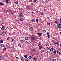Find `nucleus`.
<instances>
[{
    "instance_id": "f257e3e1",
    "label": "nucleus",
    "mask_w": 61,
    "mask_h": 61,
    "mask_svg": "<svg viewBox=\"0 0 61 61\" xmlns=\"http://www.w3.org/2000/svg\"><path fill=\"white\" fill-rule=\"evenodd\" d=\"M30 39L31 41H35V38L34 36H32L30 37Z\"/></svg>"
},
{
    "instance_id": "f03ea898",
    "label": "nucleus",
    "mask_w": 61,
    "mask_h": 61,
    "mask_svg": "<svg viewBox=\"0 0 61 61\" xmlns=\"http://www.w3.org/2000/svg\"><path fill=\"white\" fill-rule=\"evenodd\" d=\"M19 17L21 18L23 17V15H22V12H20L18 16Z\"/></svg>"
},
{
    "instance_id": "7ed1b4c3",
    "label": "nucleus",
    "mask_w": 61,
    "mask_h": 61,
    "mask_svg": "<svg viewBox=\"0 0 61 61\" xmlns=\"http://www.w3.org/2000/svg\"><path fill=\"white\" fill-rule=\"evenodd\" d=\"M57 28H60L61 27V25L60 23H59L57 25Z\"/></svg>"
},
{
    "instance_id": "20e7f679",
    "label": "nucleus",
    "mask_w": 61,
    "mask_h": 61,
    "mask_svg": "<svg viewBox=\"0 0 61 61\" xmlns=\"http://www.w3.org/2000/svg\"><path fill=\"white\" fill-rule=\"evenodd\" d=\"M53 43L54 44H56V45H59V43L56 41H54L53 42Z\"/></svg>"
},
{
    "instance_id": "39448f33",
    "label": "nucleus",
    "mask_w": 61,
    "mask_h": 61,
    "mask_svg": "<svg viewBox=\"0 0 61 61\" xmlns=\"http://www.w3.org/2000/svg\"><path fill=\"white\" fill-rule=\"evenodd\" d=\"M4 42V40L1 39L0 40V43H3Z\"/></svg>"
},
{
    "instance_id": "423d86ee",
    "label": "nucleus",
    "mask_w": 61,
    "mask_h": 61,
    "mask_svg": "<svg viewBox=\"0 0 61 61\" xmlns=\"http://www.w3.org/2000/svg\"><path fill=\"white\" fill-rule=\"evenodd\" d=\"M20 59L21 60H22V61H24L25 60V59L22 57H21Z\"/></svg>"
},
{
    "instance_id": "0eeeda50",
    "label": "nucleus",
    "mask_w": 61,
    "mask_h": 61,
    "mask_svg": "<svg viewBox=\"0 0 61 61\" xmlns=\"http://www.w3.org/2000/svg\"><path fill=\"white\" fill-rule=\"evenodd\" d=\"M33 59L35 61H36L37 60V59L36 57H34L33 58Z\"/></svg>"
},
{
    "instance_id": "6e6552de",
    "label": "nucleus",
    "mask_w": 61,
    "mask_h": 61,
    "mask_svg": "<svg viewBox=\"0 0 61 61\" xmlns=\"http://www.w3.org/2000/svg\"><path fill=\"white\" fill-rule=\"evenodd\" d=\"M37 34L38 36H42V34L41 33H38Z\"/></svg>"
},
{
    "instance_id": "1a4fd4ad",
    "label": "nucleus",
    "mask_w": 61,
    "mask_h": 61,
    "mask_svg": "<svg viewBox=\"0 0 61 61\" xmlns=\"http://www.w3.org/2000/svg\"><path fill=\"white\" fill-rule=\"evenodd\" d=\"M23 11V9L22 8H20L19 9V12H22Z\"/></svg>"
},
{
    "instance_id": "9d476101",
    "label": "nucleus",
    "mask_w": 61,
    "mask_h": 61,
    "mask_svg": "<svg viewBox=\"0 0 61 61\" xmlns=\"http://www.w3.org/2000/svg\"><path fill=\"white\" fill-rule=\"evenodd\" d=\"M1 30H4L5 29V27L4 26H2L1 28Z\"/></svg>"
},
{
    "instance_id": "9b49d317",
    "label": "nucleus",
    "mask_w": 61,
    "mask_h": 61,
    "mask_svg": "<svg viewBox=\"0 0 61 61\" xmlns=\"http://www.w3.org/2000/svg\"><path fill=\"white\" fill-rule=\"evenodd\" d=\"M25 40H28V37H26L25 38Z\"/></svg>"
},
{
    "instance_id": "f8f14e48",
    "label": "nucleus",
    "mask_w": 61,
    "mask_h": 61,
    "mask_svg": "<svg viewBox=\"0 0 61 61\" xmlns=\"http://www.w3.org/2000/svg\"><path fill=\"white\" fill-rule=\"evenodd\" d=\"M0 5H4V4H3V3L2 2H0Z\"/></svg>"
},
{
    "instance_id": "ddd939ff",
    "label": "nucleus",
    "mask_w": 61,
    "mask_h": 61,
    "mask_svg": "<svg viewBox=\"0 0 61 61\" xmlns=\"http://www.w3.org/2000/svg\"><path fill=\"white\" fill-rule=\"evenodd\" d=\"M0 46L1 47H4V44H1L0 45Z\"/></svg>"
},
{
    "instance_id": "4468645a",
    "label": "nucleus",
    "mask_w": 61,
    "mask_h": 61,
    "mask_svg": "<svg viewBox=\"0 0 61 61\" xmlns=\"http://www.w3.org/2000/svg\"><path fill=\"white\" fill-rule=\"evenodd\" d=\"M52 52H53V51H54V49L53 48H51V49L50 50Z\"/></svg>"
},
{
    "instance_id": "2eb2a0df",
    "label": "nucleus",
    "mask_w": 61,
    "mask_h": 61,
    "mask_svg": "<svg viewBox=\"0 0 61 61\" xmlns=\"http://www.w3.org/2000/svg\"><path fill=\"white\" fill-rule=\"evenodd\" d=\"M31 21L32 23H34V22H35V20L34 19H32L31 20Z\"/></svg>"
},
{
    "instance_id": "dca6fc26",
    "label": "nucleus",
    "mask_w": 61,
    "mask_h": 61,
    "mask_svg": "<svg viewBox=\"0 0 61 61\" xmlns=\"http://www.w3.org/2000/svg\"><path fill=\"white\" fill-rule=\"evenodd\" d=\"M18 45L19 46V47H21V44H20L18 43Z\"/></svg>"
},
{
    "instance_id": "f3484780",
    "label": "nucleus",
    "mask_w": 61,
    "mask_h": 61,
    "mask_svg": "<svg viewBox=\"0 0 61 61\" xmlns=\"http://www.w3.org/2000/svg\"><path fill=\"white\" fill-rule=\"evenodd\" d=\"M3 35L5 36V34H6V32H3Z\"/></svg>"
},
{
    "instance_id": "a211bd4d",
    "label": "nucleus",
    "mask_w": 61,
    "mask_h": 61,
    "mask_svg": "<svg viewBox=\"0 0 61 61\" xmlns=\"http://www.w3.org/2000/svg\"><path fill=\"white\" fill-rule=\"evenodd\" d=\"M49 45V43H46V46H48Z\"/></svg>"
},
{
    "instance_id": "6ab92c4d",
    "label": "nucleus",
    "mask_w": 61,
    "mask_h": 61,
    "mask_svg": "<svg viewBox=\"0 0 61 61\" xmlns=\"http://www.w3.org/2000/svg\"><path fill=\"white\" fill-rule=\"evenodd\" d=\"M29 58L30 59H31V58H32V56H30L29 57Z\"/></svg>"
},
{
    "instance_id": "aec40b11",
    "label": "nucleus",
    "mask_w": 61,
    "mask_h": 61,
    "mask_svg": "<svg viewBox=\"0 0 61 61\" xmlns=\"http://www.w3.org/2000/svg\"><path fill=\"white\" fill-rule=\"evenodd\" d=\"M42 46H39V49H41L42 48Z\"/></svg>"
},
{
    "instance_id": "412c9836",
    "label": "nucleus",
    "mask_w": 61,
    "mask_h": 61,
    "mask_svg": "<svg viewBox=\"0 0 61 61\" xmlns=\"http://www.w3.org/2000/svg\"><path fill=\"white\" fill-rule=\"evenodd\" d=\"M53 53H54V54H55V55H56V51H53Z\"/></svg>"
},
{
    "instance_id": "4be33fe9",
    "label": "nucleus",
    "mask_w": 61,
    "mask_h": 61,
    "mask_svg": "<svg viewBox=\"0 0 61 61\" xmlns=\"http://www.w3.org/2000/svg\"><path fill=\"white\" fill-rule=\"evenodd\" d=\"M20 42H21V43H24V41L23 40H21L20 41Z\"/></svg>"
},
{
    "instance_id": "5701e85b",
    "label": "nucleus",
    "mask_w": 61,
    "mask_h": 61,
    "mask_svg": "<svg viewBox=\"0 0 61 61\" xmlns=\"http://www.w3.org/2000/svg\"><path fill=\"white\" fill-rule=\"evenodd\" d=\"M40 44H41V42H39L38 44V46H40Z\"/></svg>"
},
{
    "instance_id": "b1692460",
    "label": "nucleus",
    "mask_w": 61,
    "mask_h": 61,
    "mask_svg": "<svg viewBox=\"0 0 61 61\" xmlns=\"http://www.w3.org/2000/svg\"><path fill=\"white\" fill-rule=\"evenodd\" d=\"M28 59L27 58H26L25 59V61H28Z\"/></svg>"
},
{
    "instance_id": "393cba45",
    "label": "nucleus",
    "mask_w": 61,
    "mask_h": 61,
    "mask_svg": "<svg viewBox=\"0 0 61 61\" xmlns=\"http://www.w3.org/2000/svg\"><path fill=\"white\" fill-rule=\"evenodd\" d=\"M8 2H9L8 0H6V3H8Z\"/></svg>"
},
{
    "instance_id": "a878e982",
    "label": "nucleus",
    "mask_w": 61,
    "mask_h": 61,
    "mask_svg": "<svg viewBox=\"0 0 61 61\" xmlns=\"http://www.w3.org/2000/svg\"><path fill=\"white\" fill-rule=\"evenodd\" d=\"M24 57H25V58H27V55H25L24 56Z\"/></svg>"
},
{
    "instance_id": "bb28decb",
    "label": "nucleus",
    "mask_w": 61,
    "mask_h": 61,
    "mask_svg": "<svg viewBox=\"0 0 61 61\" xmlns=\"http://www.w3.org/2000/svg\"><path fill=\"white\" fill-rule=\"evenodd\" d=\"M36 22H39V21H38V19H36Z\"/></svg>"
},
{
    "instance_id": "cd10ccee",
    "label": "nucleus",
    "mask_w": 61,
    "mask_h": 61,
    "mask_svg": "<svg viewBox=\"0 0 61 61\" xmlns=\"http://www.w3.org/2000/svg\"><path fill=\"white\" fill-rule=\"evenodd\" d=\"M43 32H44V33H46V30H43Z\"/></svg>"
},
{
    "instance_id": "c85d7f7f",
    "label": "nucleus",
    "mask_w": 61,
    "mask_h": 61,
    "mask_svg": "<svg viewBox=\"0 0 61 61\" xmlns=\"http://www.w3.org/2000/svg\"><path fill=\"white\" fill-rule=\"evenodd\" d=\"M3 50L5 51L6 50V48L4 47L3 48Z\"/></svg>"
},
{
    "instance_id": "c756f323",
    "label": "nucleus",
    "mask_w": 61,
    "mask_h": 61,
    "mask_svg": "<svg viewBox=\"0 0 61 61\" xmlns=\"http://www.w3.org/2000/svg\"><path fill=\"white\" fill-rule=\"evenodd\" d=\"M52 61H56V60L55 59H54L52 60Z\"/></svg>"
},
{
    "instance_id": "7c9ffc66",
    "label": "nucleus",
    "mask_w": 61,
    "mask_h": 61,
    "mask_svg": "<svg viewBox=\"0 0 61 61\" xmlns=\"http://www.w3.org/2000/svg\"><path fill=\"white\" fill-rule=\"evenodd\" d=\"M55 24H58V22L57 21H55Z\"/></svg>"
},
{
    "instance_id": "2f4dec72",
    "label": "nucleus",
    "mask_w": 61,
    "mask_h": 61,
    "mask_svg": "<svg viewBox=\"0 0 61 61\" xmlns=\"http://www.w3.org/2000/svg\"><path fill=\"white\" fill-rule=\"evenodd\" d=\"M23 20H22V19L20 18V21H23Z\"/></svg>"
},
{
    "instance_id": "473e14b6",
    "label": "nucleus",
    "mask_w": 61,
    "mask_h": 61,
    "mask_svg": "<svg viewBox=\"0 0 61 61\" xmlns=\"http://www.w3.org/2000/svg\"><path fill=\"white\" fill-rule=\"evenodd\" d=\"M11 48L14 49V47L12 46H11Z\"/></svg>"
},
{
    "instance_id": "72a5a7b5",
    "label": "nucleus",
    "mask_w": 61,
    "mask_h": 61,
    "mask_svg": "<svg viewBox=\"0 0 61 61\" xmlns=\"http://www.w3.org/2000/svg\"><path fill=\"white\" fill-rule=\"evenodd\" d=\"M50 48V47H47V50H48V49H49Z\"/></svg>"
},
{
    "instance_id": "f704fd0d",
    "label": "nucleus",
    "mask_w": 61,
    "mask_h": 61,
    "mask_svg": "<svg viewBox=\"0 0 61 61\" xmlns=\"http://www.w3.org/2000/svg\"><path fill=\"white\" fill-rule=\"evenodd\" d=\"M47 37L48 38H50V35H49L47 36Z\"/></svg>"
},
{
    "instance_id": "c9c22d12",
    "label": "nucleus",
    "mask_w": 61,
    "mask_h": 61,
    "mask_svg": "<svg viewBox=\"0 0 61 61\" xmlns=\"http://www.w3.org/2000/svg\"><path fill=\"white\" fill-rule=\"evenodd\" d=\"M14 39H12V40H11V41L12 42H14Z\"/></svg>"
},
{
    "instance_id": "e433bc0d",
    "label": "nucleus",
    "mask_w": 61,
    "mask_h": 61,
    "mask_svg": "<svg viewBox=\"0 0 61 61\" xmlns=\"http://www.w3.org/2000/svg\"><path fill=\"white\" fill-rule=\"evenodd\" d=\"M49 34V33L48 32H47L46 33V35H48Z\"/></svg>"
},
{
    "instance_id": "4c0bfd02",
    "label": "nucleus",
    "mask_w": 61,
    "mask_h": 61,
    "mask_svg": "<svg viewBox=\"0 0 61 61\" xmlns=\"http://www.w3.org/2000/svg\"><path fill=\"white\" fill-rule=\"evenodd\" d=\"M47 25H50V23H47Z\"/></svg>"
},
{
    "instance_id": "58836bf2",
    "label": "nucleus",
    "mask_w": 61,
    "mask_h": 61,
    "mask_svg": "<svg viewBox=\"0 0 61 61\" xmlns=\"http://www.w3.org/2000/svg\"><path fill=\"white\" fill-rule=\"evenodd\" d=\"M45 50H44L43 51H41V53H43V52H44V51Z\"/></svg>"
},
{
    "instance_id": "ea45409f",
    "label": "nucleus",
    "mask_w": 61,
    "mask_h": 61,
    "mask_svg": "<svg viewBox=\"0 0 61 61\" xmlns=\"http://www.w3.org/2000/svg\"><path fill=\"white\" fill-rule=\"evenodd\" d=\"M15 3L16 4H18V2L17 1H16L15 2Z\"/></svg>"
},
{
    "instance_id": "a19ab883",
    "label": "nucleus",
    "mask_w": 61,
    "mask_h": 61,
    "mask_svg": "<svg viewBox=\"0 0 61 61\" xmlns=\"http://www.w3.org/2000/svg\"><path fill=\"white\" fill-rule=\"evenodd\" d=\"M32 1V0H29V1L30 2H31Z\"/></svg>"
},
{
    "instance_id": "79ce46f5",
    "label": "nucleus",
    "mask_w": 61,
    "mask_h": 61,
    "mask_svg": "<svg viewBox=\"0 0 61 61\" xmlns=\"http://www.w3.org/2000/svg\"><path fill=\"white\" fill-rule=\"evenodd\" d=\"M36 1H37L36 0H34V2H36Z\"/></svg>"
},
{
    "instance_id": "37998d69",
    "label": "nucleus",
    "mask_w": 61,
    "mask_h": 61,
    "mask_svg": "<svg viewBox=\"0 0 61 61\" xmlns=\"http://www.w3.org/2000/svg\"><path fill=\"white\" fill-rule=\"evenodd\" d=\"M2 59V57L0 56V59L1 60Z\"/></svg>"
},
{
    "instance_id": "c03bdc74",
    "label": "nucleus",
    "mask_w": 61,
    "mask_h": 61,
    "mask_svg": "<svg viewBox=\"0 0 61 61\" xmlns=\"http://www.w3.org/2000/svg\"><path fill=\"white\" fill-rule=\"evenodd\" d=\"M41 14L42 15H44V13H43V12H42L41 13Z\"/></svg>"
},
{
    "instance_id": "a18cd8bd",
    "label": "nucleus",
    "mask_w": 61,
    "mask_h": 61,
    "mask_svg": "<svg viewBox=\"0 0 61 61\" xmlns=\"http://www.w3.org/2000/svg\"><path fill=\"white\" fill-rule=\"evenodd\" d=\"M56 52H57V54L58 53H59V52L58 51H56Z\"/></svg>"
},
{
    "instance_id": "49530a36",
    "label": "nucleus",
    "mask_w": 61,
    "mask_h": 61,
    "mask_svg": "<svg viewBox=\"0 0 61 61\" xmlns=\"http://www.w3.org/2000/svg\"><path fill=\"white\" fill-rule=\"evenodd\" d=\"M35 51V49H33V50H32V51L33 52H34Z\"/></svg>"
},
{
    "instance_id": "de8ad7c7",
    "label": "nucleus",
    "mask_w": 61,
    "mask_h": 61,
    "mask_svg": "<svg viewBox=\"0 0 61 61\" xmlns=\"http://www.w3.org/2000/svg\"><path fill=\"white\" fill-rule=\"evenodd\" d=\"M9 37H8L7 38V40H9Z\"/></svg>"
},
{
    "instance_id": "09e8293b",
    "label": "nucleus",
    "mask_w": 61,
    "mask_h": 61,
    "mask_svg": "<svg viewBox=\"0 0 61 61\" xmlns=\"http://www.w3.org/2000/svg\"><path fill=\"white\" fill-rule=\"evenodd\" d=\"M31 13H32V14L34 13V12L33 11L31 12Z\"/></svg>"
},
{
    "instance_id": "8fccbe9b",
    "label": "nucleus",
    "mask_w": 61,
    "mask_h": 61,
    "mask_svg": "<svg viewBox=\"0 0 61 61\" xmlns=\"http://www.w3.org/2000/svg\"><path fill=\"white\" fill-rule=\"evenodd\" d=\"M1 35L2 36H3V35H4L3 33V32L2 33Z\"/></svg>"
},
{
    "instance_id": "3c124183",
    "label": "nucleus",
    "mask_w": 61,
    "mask_h": 61,
    "mask_svg": "<svg viewBox=\"0 0 61 61\" xmlns=\"http://www.w3.org/2000/svg\"><path fill=\"white\" fill-rule=\"evenodd\" d=\"M30 28H31V29H33V27H30Z\"/></svg>"
},
{
    "instance_id": "603ef678",
    "label": "nucleus",
    "mask_w": 61,
    "mask_h": 61,
    "mask_svg": "<svg viewBox=\"0 0 61 61\" xmlns=\"http://www.w3.org/2000/svg\"><path fill=\"white\" fill-rule=\"evenodd\" d=\"M11 52H13V50H11Z\"/></svg>"
},
{
    "instance_id": "864d4df0",
    "label": "nucleus",
    "mask_w": 61,
    "mask_h": 61,
    "mask_svg": "<svg viewBox=\"0 0 61 61\" xmlns=\"http://www.w3.org/2000/svg\"><path fill=\"white\" fill-rule=\"evenodd\" d=\"M60 53H61L60 52H59V55H60Z\"/></svg>"
},
{
    "instance_id": "5fc2aeb1",
    "label": "nucleus",
    "mask_w": 61,
    "mask_h": 61,
    "mask_svg": "<svg viewBox=\"0 0 61 61\" xmlns=\"http://www.w3.org/2000/svg\"><path fill=\"white\" fill-rule=\"evenodd\" d=\"M16 58H17V59L18 58V57H16Z\"/></svg>"
},
{
    "instance_id": "6e6d98bb",
    "label": "nucleus",
    "mask_w": 61,
    "mask_h": 61,
    "mask_svg": "<svg viewBox=\"0 0 61 61\" xmlns=\"http://www.w3.org/2000/svg\"><path fill=\"white\" fill-rule=\"evenodd\" d=\"M60 22L61 23V20H60Z\"/></svg>"
},
{
    "instance_id": "4d7b16f0",
    "label": "nucleus",
    "mask_w": 61,
    "mask_h": 61,
    "mask_svg": "<svg viewBox=\"0 0 61 61\" xmlns=\"http://www.w3.org/2000/svg\"><path fill=\"white\" fill-rule=\"evenodd\" d=\"M60 46L61 47V44H60Z\"/></svg>"
},
{
    "instance_id": "13d9d810",
    "label": "nucleus",
    "mask_w": 61,
    "mask_h": 61,
    "mask_svg": "<svg viewBox=\"0 0 61 61\" xmlns=\"http://www.w3.org/2000/svg\"><path fill=\"white\" fill-rule=\"evenodd\" d=\"M60 34H61V32H60Z\"/></svg>"
},
{
    "instance_id": "bf43d9fd",
    "label": "nucleus",
    "mask_w": 61,
    "mask_h": 61,
    "mask_svg": "<svg viewBox=\"0 0 61 61\" xmlns=\"http://www.w3.org/2000/svg\"><path fill=\"white\" fill-rule=\"evenodd\" d=\"M60 20H61V19H60Z\"/></svg>"
}]
</instances>
